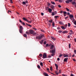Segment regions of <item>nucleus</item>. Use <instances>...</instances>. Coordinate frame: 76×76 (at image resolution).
Masks as SVG:
<instances>
[{
  "label": "nucleus",
  "instance_id": "51",
  "mask_svg": "<svg viewBox=\"0 0 76 76\" xmlns=\"http://www.w3.org/2000/svg\"><path fill=\"white\" fill-rule=\"evenodd\" d=\"M70 32H71V33H73V31H72V30H70Z\"/></svg>",
  "mask_w": 76,
  "mask_h": 76
},
{
  "label": "nucleus",
  "instance_id": "63",
  "mask_svg": "<svg viewBox=\"0 0 76 76\" xmlns=\"http://www.w3.org/2000/svg\"><path fill=\"white\" fill-rule=\"evenodd\" d=\"M70 76H74V75H73V74H71Z\"/></svg>",
  "mask_w": 76,
  "mask_h": 76
},
{
  "label": "nucleus",
  "instance_id": "59",
  "mask_svg": "<svg viewBox=\"0 0 76 76\" xmlns=\"http://www.w3.org/2000/svg\"><path fill=\"white\" fill-rule=\"evenodd\" d=\"M63 11H60V13H61V14H62V13H63Z\"/></svg>",
  "mask_w": 76,
  "mask_h": 76
},
{
  "label": "nucleus",
  "instance_id": "54",
  "mask_svg": "<svg viewBox=\"0 0 76 76\" xmlns=\"http://www.w3.org/2000/svg\"><path fill=\"white\" fill-rule=\"evenodd\" d=\"M73 34V33H69V34L70 35H72V34Z\"/></svg>",
  "mask_w": 76,
  "mask_h": 76
},
{
  "label": "nucleus",
  "instance_id": "23",
  "mask_svg": "<svg viewBox=\"0 0 76 76\" xmlns=\"http://www.w3.org/2000/svg\"><path fill=\"white\" fill-rule=\"evenodd\" d=\"M51 9H54V6L53 5H52L51 6Z\"/></svg>",
  "mask_w": 76,
  "mask_h": 76
},
{
  "label": "nucleus",
  "instance_id": "3",
  "mask_svg": "<svg viewBox=\"0 0 76 76\" xmlns=\"http://www.w3.org/2000/svg\"><path fill=\"white\" fill-rule=\"evenodd\" d=\"M23 20H24L25 21H26L28 23H31V21H30L26 19V18H23Z\"/></svg>",
  "mask_w": 76,
  "mask_h": 76
},
{
  "label": "nucleus",
  "instance_id": "40",
  "mask_svg": "<svg viewBox=\"0 0 76 76\" xmlns=\"http://www.w3.org/2000/svg\"><path fill=\"white\" fill-rule=\"evenodd\" d=\"M8 13H12V12H11V11H10L8 10Z\"/></svg>",
  "mask_w": 76,
  "mask_h": 76
},
{
  "label": "nucleus",
  "instance_id": "9",
  "mask_svg": "<svg viewBox=\"0 0 76 76\" xmlns=\"http://www.w3.org/2000/svg\"><path fill=\"white\" fill-rule=\"evenodd\" d=\"M68 60V58H66L64 59V62H66V61H67Z\"/></svg>",
  "mask_w": 76,
  "mask_h": 76
},
{
  "label": "nucleus",
  "instance_id": "5",
  "mask_svg": "<svg viewBox=\"0 0 76 76\" xmlns=\"http://www.w3.org/2000/svg\"><path fill=\"white\" fill-rule=\"evenodd\" d=\"M73 1V0H67V1H65L66 3H69L70 2H72Z\"/></svg>",
  "mask_w": 76,
  "mask_h": 76
},
{
  "label": "nucleus",
  "instance_id": "15",
  "mask_svg": "<svg viewBox=\"0 0 76 76\" xmlns=\"http://www.w3.org/2000/svg\"><path fill=\"white\" fill-rule=\"evenodd\" d=\"M68 56H69L68 55H67L66 54H64V57H68Z\"/></svg>",
  "mask_w": 76,
  "mask_h": 76
},
{
  "label": "nucleus",
  "instance_id": "36",
  "mask_svg": "<svg viewBox=\"0 0 76 76\" xmlns=\"http://www.w3.org/2000/svg\"><path fill=\"white\" fill-rule=\"evenodd\" d=\"M39 56L41 57H42V54L41 53L40 54H39Z\"/></svg>",
  "mask_w": 76,
  "mask_h": 76
},
{
  "label": "nucleus",
  "instance_id": "37",
  "mask_svg": "<svg viewBox=\"0 0 76 76\" xmlns=\"http://www.w3.org/2000/svg\"><path fill=\"white\" fill-rule=\"evenodd\" d=\"M55 65L56 67H58V65H57L56 64H55Z\"/></svg>",
  "mask_w": 76,
  "mask_h": 76
},
{
  "label": "nucleus",
  "instance_id": "16",
  "mask_svg": "<svg viewBox=\"0 0 76 76\" xmlns=\"http://www.w3.org/2000/svg\"><path fill=\"white\" fill-rule=\"evenodd\" d=\"M44 41V40H42L41 41H40V43L41 44H42V43H43V42Z\"/></svg>",
  "mask_w": 76,
  "mask_h": 76
},
{
  "label": "nucleus",
  "instance_id": "12",
  "mask_svg": "<svg viewBox=\"0 0 76 76\" xmlns=\"http://www.w3.org/2000/svg\"><path fill=\"white\" fill-rule=\"evenodd\" d=\"M73 15H69V18H73Z\"/></svg>",
  "mask_w": 76,
  "mask_h": 76
},
{
  "label": "nucleus",
  "instance_id": "24",
  "mask_svg": "<svg viewBox=\"0 0 76 76\" xmlns=\"http://www.w3.org/2000/svg\"><path fill=\"white\" fill-rule=\"evenodd\" d=\"M55 73H56V75H58V72H57V71H55Z\"/></svg>",
  "mask_w": 76,
  "mask_h": 76
},
{
  "label": "nucleus",
  "instance_id": "56",
  "mask_svg": "<svg viewBox=\"0 0 76 76\" xmlns=\"http://www.w3.org/2000/svg\"><path fill=\"white\" fill-rule=\"evenodd\" d=\"M48 46V44H47L46 45V47H47Z\"/></svg>",
  "mask_w": 76,
  "mask_h": 76
},
{
  "label": "nucleus",
  "instance_id": "31",
  "mask_svg": "<svg viewBox=\"0 0 76 76\" xmlns=\"http://www.w3.org/2000/svg\"><path fill=\"white\" fill-rule=\"evenodd\" d=\"M51 3L53 4H55V2L52 1H51Z\"/></svg>",
  "mask_w": 76,
  "mask_h": 76
},
{
  "label": "nucleus",
  "instance_id": "1",
  "mask_svg": "<svg viewBox=\"0 0 76 76\" xmlns=\"http://www.w3.org/2000/svg\"><path fill=\"white\" fill-rule=\"evenodd\" d=\"M29 32H28V31H26V34H28V35H29V34H32L33 35H36V33H35L34 31H33L32 30H29Z\"/></svg>",
  "mask_w": 76,
  "mask_h": 76
},
{
  "label": "nucleus",
  "instance_id": "60",
  "mask_svg": "<svg viewBox=\"0 0 76 76\" xmlns=\"http://www.w3.org/2000/svg\"><path fill=\"white\" fill-rule=\"evenodd\" d=\"M57 60L58 61H59V60H60V58H57Z\"/></svg>",
  "mask_w": 76,
  "mask_h": 76
},
{
  "label": "nucleus",
  "instance_id": "6",
  "mask_svg": "<svg viewBox=\"0 0 76 76\" xmlns=\"http://www.w3.org/2000/svg\"><path fill=\"white\" fill-rule=\"evenodd\" d=\"M47 9H48V10L49 12V13H51V12L52 11V10L51 8H49V7H47L46 8Z\"/></svg>",
  "mask_w": 76,
  "mask_h": 76
},
{
  "label": "nucleus",
  "instance_id": "18",
  "mask_svg": "<svg viewBox=\"0 0 76 76\" xmlns=\"http://www.w3.org/2000/svg\"><path fill=\"white\" fill-rule=\"evenodd\" d=\"M61 28L62 29H65V28L63 26H61Z\"/></svg>",
  "mask_w": 76,
  "mask_h": 76
},
{
  "label": "nucleus",
  "instance_id": "47",
  "mask_svg": "<svg viewBox=\"0 0 76 76\" xmlns=\"http://www.w3.org/2000/svg\"><path fill=\"white\" fill-rule=\"evenodd\" d=\"M70 35L68 36H67L68 38H70Z\"/></svg>",
  "mask_w": 76,
  "mask_h": 76
},
{
  "label": "nucleus",
  "instance_id": "22",
  "mask_svg": "<svg viewBox=\"0 0 76 76\" xmlns=\"http://www.w3.org/2000/svg\"><path fill=\"white\" fill-rule=\"evenodd\" d=\"M50 69L51 71H53V68L52 67V66L50 67Z\"/></svg>",
  "mask_w": 76,
  "mask_h": 76
},
{
  "label": "nucleus",
  "instance_id": "10",
  "mask_svg": "<svg viewBox=\"0 0 76 76\" xmlns=\"http://www.w3.org/2000/svg\"><path fill=\"white\" fill-rule=\"evenodd\" d=\"M43 75L45 76H48V75L45 72L43 73Z\"/></svg>",
  "mask_w": 76,
  "mask_h": 76
},
{
  "label": "nucleus",
  "instance_id": "41",
  "mask_svg": "<svg viewBox=\"0 0 76 76\" xmlns=\"http://www.w3.org/2000/svg\"><path fill=\"white\" fill-rule=\"evenodd\" d=\"M55 18L56 19H57V18H58V16H55Z\"/></svg>",
  "mask_w": 76,
  "mask_h": 76
},
{
  "label": "nucleus",
  "instance_id": "44",
  "mask_svg": "<svg viewBox=\"0 0 76 76\" xmlns=\"http://www.w3.org/2000/svg\"><path fill=\"white\" fill-rule=\"evenodd\" d=\"M58 32L59 33H61V32H62V31L60 30L58 31Z\"/></svg>",
  "mask_w": 76,
  "mask_h": 76
},
{
  "label": "nucleus",
  "instance_id": "13",
  "mask_svg": "<svg viewBox=\"0 0 76 76\" xmlns=\"http://www.w3.org/2000/svg\"><path fill=\"white\" fill-rule=\"evenodd\" d=\"M51 38H52L54 41H56V38L53 37H51Z\"/></svg>",
  "mask_w": 76,
  "mask_h": 76
},
{
  "label": "nucleus",
  "instance_id": "30",
  "mask_svg": "<svg viewBox=\"0 0 76 76\" xmlns=\"http://www.w3.org/2000/svg\"><path fill=\"white\" fill-rule=\"evenodd\" d=\"M59 24H60V25H61V24H63V22H62L61 21H60L59 22Z\"/></svg>",
  "mask_w": 76,
  "mask_h": 76
},
{
  "label": "nucleus",
  "instance_id": "2",
  "mask_svg": "<svg viewBox=\"0 0 76 76\" xmlns=\"http://www.w3.org/2000/svg\"><path fill=\"white\" fill-rule=\"evenodd\" d=\"M44 37V35L43 34H40L39 36H37L36 37V39H41L43 37Z\"/></svg>",
  "mask_w": 76,
  "mask_h": 76
},
{
  "label": "nucleus",
  "instance_id": "7",
  "mask_svg": "<svg viewBox=\"0 0 76 76\" xmlns=\"http://www.w3.org/2000/svg\"><path fill=\"white\" fill-rule=\"evenodd\" d=\"M50 53H52V54H54V53H55V50H50Z\"/></svg>",
  "mask_w": 76,
  "mask_h": 76
},
{
  "label": "nucleus",
  "instance_id": "34",
  "mask_svg": "<svg viewBox=\"0 0 76 76\" xmlns=\"http://www.w3.org/2000/svg\"><path fill=\"white\" fill-rule=\"evenodd\" d=\"M22 24L24 25V26H25V23L23 22H22Z\"/></svg>",
  "mask_w": 76,
  "mask_h": 76
},
{
  "label": "nucleus",
  "instance_id": "53",
  "mask_svg": "<svg viewBox=\"0 0 76 76\" xmlns=\"http://www.w3.org/2000/svg\"><path fill=\"white\" fill-rule=\"evenodd\" d=\"M48 25H49V27L51 26V23H49Z\"/></svg>",
  "mask_w": 76,
  "mask_h": 76
},
{
  "label": "nucleus",
  "instance_id": "28",
  "mask_svg": "<svg viewBox=\"0 0 76 76\" xmlns=\"http://www.w3.org/2000/svg\"><path fill=\"white\" fill-rule=\"evenodd\" d=\"M66 9L67 12H69V11H70V10H69V9L68 8H66Z\"/></svg>",
  "mask_w": 76,
  "mask_h": 76
},
{
  "label": "nucleus",
  "instance_id": "19",
  "mask_svg": "<svg viewBox=\"0 0 76 76\" xmlns=\"http://www.w3.org/2000/svg\"><path fill=\"white\" fill-rule=\"evenodd\" d=\"M20 29L22 30L23 29V27L22 26H20Z\"/></svg>",
  "mask_w": 76,
  "mask_h": 76
},
{
  "label": "nucleus",
  "instance_id": "25",
  "mask_svg": "<svg viewBox=\"0 0 76 76\" xmlns=\"http://www.w3.org/2000/svg\"><path fill=\"white\" fill-rule=\"evenodd\" d=\"M63 13H64V15H66V14H67V12H66L64 11Z\"/></svg>",
  "mask_w": 76,
  "mask_h": 76
},
{
  "label": "nucleus",
  "instance_id": "27",
  "mask_svg": "<svg viewBox=\"0 0 76 76\" xmlns=\"http://www.w3.org/2000/svg\"><path fill=\"white\" fill-rule=\"evenodd\" d=\"M48 22H50V23H52V22H53V20H49Z\"/></svg>",
  "mask_w": 76,
  "mask_h": 76
},
{
  "label": "nucleus",
  "instance_id": "50",
  "mask_svg": "<svg viewBox=\"0 0 76 76\" xmlns=\"http://www.w3.org/2000/svg\"><path fill=\"white\" fill-rule=\"evenodd\" d=\"M74 24L75 25H76V21H74Z\"/></svg>",
  "mask_w": 76,
  "mask_h": 76
},
{
  "label": "nucleus",
  "instance_id": "43",
  "mask_svg": "<svg viewBox=\"0 0 76 76\" xmlns=\"http://www.w3.org/2000/svg\"><path fill=\"white\" fill-rule=\"evenodd\" d=\"M70 46H71V45L69 43V48H70Z\"/></svg>",
  "mask_w": 76,
  "mask_h": 76
},
{
  "label": "nucleus",
  "instance_id": "38",
  "mask_svg": "<svg viewBox=\"0 0 76 76\" xmlns=\"http://www.w3.org/2000/svg\"><path fill=\"white\" fill-rule=\"evenodd\" d=\"M51 55L48 56L47 57L48 58H51Z\"/></svg>",
  "mask_w": 76,
  "mask_h": 76
},
{
  "label": "nucleus",
  "instance_id": "42",
  "mask_svg": "<svg viewBox=\"0 0 76 76\" xmlns=\"http://www.w3.org/2000/svg\"><path fill=\"white\" fill-rule=\"evenodd\" d=\"M55 15H56L57 14V12L56 11H54V12Z\"/></svg>",
  "mask_w": 76,
  "mask_h": 76
},
{
  "label": "nucleus",
  "instance_id": "35",
  "mask_svg": "<svg viewBox=\"0 0 76 76\" xmlns=\"http://www.w3.org/2000/svg\"><path fill=\"white\" fill-rule=\"evenodd\" d=\"M55 14H54V12H53L52 13V16H54V15H55Z\"/></svg>",
  "mask_w": 76,
  "mask_h": 76
},
{
  "label": "nucleus",
  "instance_id": "58",
  "mask_svg": "<svg viewBox=\"0 0 76 76\" xmlns=\"http://www.w3.org/2000/svg\"><path fill=\"white\" fill-rule=\"evenodd\" d=\"M41 15L42 16H43L44 15V13L42 12L41 13Z\"/></svg>",
  "mask_w": 76,
  "mask_h": 76
},
{
  "label": "nucleus",
  "instance_id": "46",
  "mask_svg": "<svg viewBox=\"0 0 76 76\" xmlns=\"http://www.w3.org/2000/svg\"><path fill=\"white\" fill-rule=\"evenodd\" d=\"M48 7H50V3H48Z\"/></svg>",
  "mask_w": 76,
  "mask_h": 76
},
{
  "label": "nucleus",
  "instance_id": "39",
  "mask_svg": "<svg viewBox=\"0 0 76 76\" xmlns=\"http://www.w3.org/2000/svg\"><path fill=\"white\" fill-rule=\"evenodd\" d=\"M62 56L63 55L60 54L59 55V57H62Z\"/></svg>",
  "mask_w": 76,
  "mask_h": 76
},
{
  "label": "nucleus",
  "instance_id": "48",
  "mask_svg": "<svg viewBox=\"0 0 76 76\" xmlns=\"http://www.w3.org/2000/svg\"><path fill=\"white\" fill-rule=\"evenodd\" d=\"M41 31L42 32H45V31H44L43 30H41Z\"/></svg>",
  "mask_w": 76,
  "mask_h": 76
},
{
  "label": "nucleus",
  "instance_id": "14",
  "mask_svg": "<svg viewBox=\"0 0 76 76\" xmlns=\"http://www.w3.org/2000/svg\"><path fill=\"white\" fill-rule=\"evenodd\" d=\"M72 4L75 5V4H76V3L75 1H72Z\"/></svg>",
  "mask_w": 76,
  "mask_h": 76
},
{
  "label": "nucleus",
  "instance_id": "64",
  "mask_svg": "<svg viewBox=\"0 0 76 76\" xmlns=\"http://www.w3.org/2000/svg\"><path fill=\"white\" fill-rule=\"evenodd\" d=\"M74 41L75 42H76V39H74Z\"/></svg>",
  "mask_w": 76,
  "mask_h": 76
},
{
  "label": "nucleus",
  "instance_id": "62",
  "mask_svg": "<svg viewBox=\"0 0 76 76\" xmlns=\"http://www.w3.org/2000/svg\"><path fill=\"white\" fill-rule=\"evenodd\" d=\"M59 73H61V70H59Z\"/></svg>",
  "mask_w": 76,
  "mask_h": 76
},
{
  "label": "nucleus",
  "instance_id": "61",
  "mask_svg": "<svg viewBox=\"0 0 76 76\" xmlns=\"http://www.w3.org/2000/svg\"><path fill=\"white\" fill-rule=\"evenodd\" d=\"M74 53H75V54H76V50H74Z\"/></svg>",
  "mask_w": 76,
  "mask_h": 76
},
{
  "label": "nucleus",
  "instance_id": "49",
  "mask_svg": "<svg viewBox=\"0 0 76 76\" xmlns=\"http://www.w3.org/2000/svg\"><path fill=\"white\" fill-rule=\"evenodd\" d=\"M58 7H59V8H61V6L60 5H58Z\"/></svg>",
  "mask_w": 76,
  "mask_h": 76
},
{
  "label": "nucleus",
  "instance_id": "11",
  "mask_svg": "<svg viewBox=\"0 0 76 76\" xmlns=\"http://www.w3.org/2000/svg\"><path fill=\"white\" fill-rule=\"evenodd\" d=\"M53 48H54V45H52L50 47V50H52V49H53Z\"/></svg>",
  "mask_w": 76,
  "mask_h": 76
},
{
  "label": "nucleus",
  "instance_id": "32",
  "mask_svg": "<svg viewBox=\"0 0 76 76\" xmlns=\"http://www.w3.org/2000/svg\"><path fill=\"white\" fill-rule=\"evenodd\" d=\"M59 2L62 3L63 2V0H59Z\"/></svg>",
  "mask_w": 76,
  "mask_h": 76
},
{
  "label": "nucleus",
  "instance_id": "57",
  "mask_svg": "<svg viewBox=\"0 0 76 76\" xmlns=\"http://www.w3.org/2000/svg\"><path fill=\"white\" fill-rule=\"evenodd\" d=\"M25 2L26 3H28V1L27 0H26Z\"/></svg>",
  "mask_w": 76,
  "mask_h": 76
},
{
  "label": "nucleus",
  "instance_id": "29",
  "mask_svg": "<svg viewBox=\"0 0 76 76\" xmlns=\"http://www.w3.org/2000/svg\"><path fill=\"white\" fill-rule=\"evenodd\" d=\"M22 3H23V5L26 4V2L25 1H23Z\"/></svg>",
  "mask_w": 76,
  "mask_h": 76
},
{
  "label": "nucleus",
  "instance_id": "20",
  "mask_svg": "<svg viewBox=\"0 0 76 76\" xmlns=\"http://www.w3.org/2000/svg\"><path fill=\"white\" fill-rule=\"evenodd\" d=\"M40 66H43V63L42 62H40Z\"/></svg>",
  "mask_w": 76,
  "mask_h": 76
},
{
  "label": "nucleus",
  "instance_id": "33",
  "mask_svg": "<svg viewBox=\"0 0 76 76\" xmlns=\"http://www.w3.org/2000/svg\"><path fill=\"white\" fill-rule=\"evenodd\" d=\"M37 67L38 68V69H40L41 68V67H40V66L39 65H38L37 66Z\"/></svg>",
  "mask_w": 76,
  "mask_h": 76
},
{
  "label": "nucleus",
  "instance_id": "21",
  "mask_svg": "<svg viewBox=\"0 0 76 76\" xmlns=\"http://www.w3.org/2000/svg\"><path fill=\"white\" fill-rule=\"evenodd\" d=\"M19 32H20V33H21V34H22V30L20 29Z\"/></svg>",
  "mask_w": 76,
  "mask_h": 76
},
{
  "label": "nucleus",
  "instance_id": "55",
  "mask_svg": "<svg viewBox=\"0 0 76 76\" xmlns=\"http://www.w3.org/2000/svg\"><path fill=\"white\" fill-rule=\"evenodd\" d=\"M54 24H55L54 23V22H53V23H52V25H53V26H55V25H54Z\"/></svg>",
  "mask_w": 76,
  "mask_h": 76
},
{
  "label": "nucleus",
  "instance_id": "17",
  "mask_svg": "<svg viewBox=\"0 0 76 76\" xmlns=\"http://www.w3.org/2000/svg\"><path fill=\"white\" fill-rule=\"evenodd\" d=\"M23 36L25 37H27V35L26 34H24Z\"/></svg>",
  "mask_w": 76,
  "mask_h": 76
},
{
  "label": "nucleus",
  "instance_id": "52",
  "mask_svg": "<svg viewBox=\"0 0 76 76\" xmlns=\"http://www.w3.org/2000/svg\"><path fill=\"white\" fill-rule=\"evenodd\" d=\"M47 42H46V41H45L44 42V44L45 45L46 44Z\"/></svg>",
  "mask_w": 76,
  "mask_h": 76
},
{
  "label": "nucleus",
  "instance_id": "26",
  "mask_svg": "<svg viewBox=\"0 0 76 76\" xmlns=\"http://www.w3.org/2000/svg\"><path fill=\"white\" fill-rule=\"evenodd\" d=\"M70 25H71V24H70V23H68V26L69 27H70Z\"/></svg>",
  "mask_w": 76,
  "mask_h": 76
},
{
  "label": "nucleus",
  "instance_id": "8",
  "mask_svg": "<svg viewBox=\"0 0 76 76\" xmlns=\"http://www.w3.org/2000/svg\"><path fill=\"white\" fill-rule=\"evenodd\" d=\"M68 31H64L62 32V34H67Z\"/></svg>",
  "mask_w": 76,
  "mask_h": 76
},
{
  "label": "nucleus",
  "instance_id": "45",
  "mask_svg": "<svg viewBox=\"0 0 76 76\" xmlns=\"http://www.w3.org/2000/svg\"><path fill=\"white\" fill-rule=\"evenodd\" d=\"M10 1L11 3H13L12 0H10Z\"/></svg>",
  "mask_w": 76,
  "mask_h": 76
},
{
  "label": "nucleus",
  "instance_id": "4",
  "mask_svg": "<svg viewBox=\"0 0 76 76\" xmlns=\"http://www.w3.org/2000/svg\"><path fill=\"white\" fill-rule=\"evenodd\" d=\"M47 57V54H45V53H44L43 55V58H46Z\"/></svg>",
  "mask_w": 76,
  "mask_h": 76
}]
</instances>
